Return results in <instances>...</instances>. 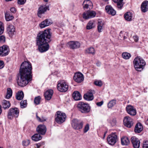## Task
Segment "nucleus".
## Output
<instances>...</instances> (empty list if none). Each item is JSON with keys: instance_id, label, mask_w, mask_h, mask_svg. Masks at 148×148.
I'll list each match as a JSON object with an SVG mask.
<instances>
[{"instance_id": "nucleus-33", "label": "nucleus", "mask_w": 148, "mask_h": 148, "mask_svg": "<svg viewBox=\"0 0 148 148\" xmlns=\"http://www.w3.org/2000/svg\"><path fill=\"white\" fill-rule=\"evenodd\" d=\"M24 94L22 91L18 92L16 95V98L18 100H21L23 98Z\"/></svg>"}, {"instance_id": "nucleus-23", "label": "nucleus", "mask_w": 148, "mask_h": 148, "mask_svg": "<svg viewBox=\"0 0 148 148\" xmlns=\"http://www.w3.org/2000/svg\"><path fill=\"white\" fill-rule=\"evenodd\" d=\"M106 11L109 14L112 16H114L116 14V11L110 5H107L106 6Z\"/></svg>"}, {"instance_id": "nucleus-14", "label": "nucleus", "mask_w": 148, "mask_h": 148, "mask_svg": "<svg viewBox=\"0 0 148 148\" xmlns=\"http://www.w3.org/2000/svg\"><path fill=\"white\" fill-rule=\"evenodd\" d=\"M96 14L95 12L92 11H88L84 12L83 14V18L85 19L94 17Z\"/></svg>"}, {"instance_id": "nucleus-46", "label": "nucleus", "mask_w": 148, "mask_h": 148, "mask_svg": "<svg viewBox=\"0 0 148 148\" xmlns=\"http://www.w3.org/2000/svg\"><path fill=\"white\" fill-rule=\"evenodd\" d=\"M114 3L117 4V7L120 8V0H112Z\"/></svg>"}, {"instance_id": "nucleus-30", "label": "nucleus", "mask_w": 148, "mask_h": 148, "mask_svg": "<svg viewBox=\"0 0 148 148\" xmlns=\"http://www.w3.org/2000/svg\"><path fill=\"white\" fill-rule=\"evenodd\" d=\"M121 142L122 145H127L129 144L130 141L127 137L124 136L121 138Z\"/></svg>"}, {"instance_id": "nucleus-38", "label": "nucleus", "mask_w": 148, "mask_h": 148, "mask_svg": "<svg viewBox=\"0 0 148 148\" xmlns=\"http://www.w3.org/2000/svg\"><path fill=\"white\" fill-rule=\"evenodd\" d=\"M5 18L7 21H9L13 19L14 17L13 16L10 15L7 12L5 14Z\"/></svg>"}, {"instance_id": "nucleus-56", "label": "nucleus", "mask_w": 148, "mask_h": 148, "mask_svg": "<svg viewBox=\"0 0 148 148\" xmlns=\"http://www.w3.org/2000/svg\"><path fill=\"white\" fill-rule=\"evenodd\" d=\"M124 0L125 1V0ZM125 3L124 0H121V8L122 7Z\"/></svg>"}, {"instance_id": "nucleus-54", "label": "nucleus", "mask_w": 148, "mask_h": 148, "mask_svg": "<svg viewBox=\"0 0 148 148\" xmlns=\"http://www.w3.org/2000/svg\"><path fill=\"white\" fill-rule=\"evenodd\" d=\"M103 101H101V102H97L96 103V104L98 106H101L102 105V104H103Z\"/></svg>"}, {"instance_id": "nucleus-48", "label": "nucleus", "mask_w": 148, "mask_h": 148, "mask_svg": "<svg viewBox=\"0 0 148 148\" xmlns=\"http://www.w3.org/2000/svg\"><path fill=\"white\" fill-rule=\"evenodd\" d=\"M143 148H148V141H145L143 143Z\"/></svg>"}, {"instance_id": "nucleus-55", "label": "nucleus", "mask_w": 148, "mask_h": 148, "mask_svg": "<svg viewBox=\"0 0 148 148\" xmlns=\"http://www.w3.org/2000/svg\"><path fill=\"white\" fill-rule=\"evenodd\" d=\"M133 38L136 42H137L138 40V37L136 36H133Z\"/></svg>"}, {"instance_id": "nucleus-49", "label": "nucleus", "mask_w": 148, "mask_h": 148, "mask_svg": "<svg viewBox=\"0 0 148 148\" xmlns=\"http://www.w3.org/2000/svg\"><path fill=\"white\" fill-rule=\"evenodd\" d=\"M89 129V125L88 124H87L84 127V133L87 132Z\"/></svg>"}, {"instance_id": "nucleus-22", "label": "nucleus", "mask_w": 148, "mask_h": 148, "mask_svg": "<svg viewBox=\"0 0 148 148\" xmlns=\"http://www.w3.org/2000/svg\"><path fill=\"white\" fill-rule=\"evenodd\" d=\"M83 7L84 9H89L92 8L93 4L92 2L90 0H85L83 3Z\"/></svg>"}, {"instance_id": "nucleus-52", "label": "nucleus", "mask_w": 148, "mask_h": 148, "mask_svg": "<svg viewBox=\"0 0 148 148\" xmlns=\"http://www.w3.org/2000/svg\"><path fill=\"white\" fill-rule=\"evenodd\" d=\"M4 66V63L3 61L0 60V69L2 68Z\"/></svg>"}, {"instance_id": "nucleus-17", "label": "nucleus", "mask_w": 148, "mask_h": 148, "mask_svg": "<svg viewBox=\"0 0 148 148\" xmlns=\"http://www.w3.org/2000/svg\"><path fill=\"white\" fill-rule=\"evenodd\" d=\"M49 10V7L41 5L38 9L37 15L39 17H41L42 14L44 13L47 10Z\"/></svg>"}, {"instance_id": "nucleus-8", "label": "nucleus", "mask_w": 148, "mask_h": 148, "mask_svg": "<svg viewBox=\"0 0 148 148\" xmlns=\"http://www.w3.org/2000/svg\"><path fill=\"white\" fill-rule=\"evenodd\" d=\"M107 140L109 145H114L118 140L117 136L115 133H112L108 136Z\"/></svg>"}, {"instance_id": "nucleus-4", "label": "nucleus", "mask_w": 148, "mask_h": 148, "mask_svg": "<svg viewBox=\"0 0 148 148\" xmlns=\"http://www.w3.org/2000/svg\"><path fill=\"white\" fill-rule=\"evenodd\" d=\"M77 107L79 110L82 113H87L90 111V106L87 103L80 102Z\"/></svg>"}, {"instance_id": "nucleus-19", "label": "nucleus", "mask_w": 148, "mask_h": 148, "mask_svg": "<svg viewBox=\"0 0 148 148\" xmlns=\"http://www.w3.org/2000/svg\"><path fill=\"white\" fill-rule=\"evenodd\" d=\"M47 130L46 126L43 125H40L36 128V131L40 134L44 135Z\"/></svg>"}, {"instance_id": "nucleus-34", "label": "nucleus", "mask_w": 148, "mask_h": 148, "mask_svg": "<svg viewBox=\"0 0 148 148\" xmlns=\"http://www.w3.org/2000/svg\"><path fill=\"white\" fill-rule=\"evenodd\" d=\"M86 53L94 55L95 54V51L94 48L91 47L86 50Z\"/></svg>"}, {"instance_id": "nucleus-42", "label": "nucleus", "mask_w": 148, "mask_h": 148, "mask_svg": "<svg viewBox=\"0 0 148 148\" xmlns=\"http://www.w3.org/2000/svg\"><path fill=\"white\" fill-rule=\"evenodd\" d=\"M41 98L40 96H38L35 97L34 100V103L36 105L39 104Z\"/></svg>"}, {"instance_id": "nucleus-40", "label": "nucleus", "mask_w": 148, "mask_h": 148, "mask_svg": "<svg viewBox=\"0 0 148 148\" xmlns=\"http://www.w3.org/2000/svg\"><path fill=\"white\" fill-rule=\"evenodd\" d=\"M20 104L21 108H26L27 105V100L21 101L20 102Z\"/></svg>"}, {"instance_id": "nucleus-3", "label": "nucleus", "mask_w": 148, "mask_h": 148, "mask_svg": "<svg viewBox=\"0 0 148 148\" xmlns=\"http://www.w3.org/2000/svg\"><path fill=\"white\" fill-rule=\"evenodd\" d=\"M133 63L135 69L139 71L143 70L146 65L145 61L140 57H136L134 60Z\"/></svg>"}, {"instance_id": "nucleus-20", "label": "nucleus", "mask_w": 148, "mask_h": 148, "mask_svg": "<svg viewBox=\"0 0 148 148\" xmlns=\"http://www.w3.org/2000/svg\"><path fill=\"white\" fill-rule=\"evenodd\" d=\"M15 28L12 25H10L7 28V31L10 37H12L14 34Z\"/></svg>"}, {"instance_id": "nucleus-58", "label": "nucleus", "mask_w": 148, "mask_h": 148, "mask_svg": "<svg viewBox=\"0 0 148 148\" xmlns=\"http://www.w3.org/2000/svg\"><path fill=\"white\" fill-rule=\"evenodd\" d=\"M107 132H106L104 133V135H103V138H105V137L106 135V133H107Z\"/></svg>"}, {"instance_id": "nucleus-51", "label": "nucleus", "mask_w": 148, "mask_h": 148, "mask_svg": "<svg viewBox=\"0 0 148 148\" xmlns=\"http://www.w3.org/2000/svg\"><path fill=\"white\" fill-rule=\"evenodd\" d=\"M26 1V0H18V3L20 5L23 4Z\"/></svg>"}, {"instance_id": "nucleus-25", "label": "nucleus", "mask_w": 148, "mask_h": 148, "mask_svg": "<svg viewBox=\"0 0 148 148\" xmlns=\"http://www.w3.org/2000/svg\"><path fill=\"white\" fill-rule=\"evenodd\" d=\"M141 10L143 12H147L148 10V1H144L141 6Z\"/></svg>"}, {"instance_id": "nucleus-2", "label": "nucleus", "mask_w": 148, "mask_h": 148, "mask_svg": "<svg viewBox=\"0 0 148 148\" xmlns=\"http://www.w3.org/2000/svg\"><path fill=\"white\" fill-rule=\"evenodd\" d=\"M51 29H50L40 32L38 34L36 38V44L38 46L39 51L42 53L47 51L49 48L48 43L51 40Z\"/></svg>"}, {"instance_id": "nucleus-26", "label": "nucleus", "mask_w": 148, "mask_h": 148, "mask_svg": "<svg viewBox=\"0 0 148 148\" xmlns=\"http://www.w3.org/2000/svg\"><path fill=\"white\" fill-rule=\"evenodd\" d=\"M143 128L142 124L140 123H137L136 125L134 131L136 133H139L143 130Z\"/></svg>"}, {"instance_id": "nucleus-31", "label": "nucleus", "mask_w": 148, "mask_h": 148, "mask_svg": "<svg viewBox=\"0 0 148 148\" xmlns=\"http://www.w3.org/2000/svg\"><path fill=\"white\" fill-rule=\"evenodd\" d=\"M104 25L103 23L100 20H99L98 22L97 29L99 33L102 32L103 26Z\"/></svg>"}, {"instance_id": "nucleus-45", "label": "nucleus", "mask_w": 148, "mask_h": 148, "mask_svg": "<svg viewBox=\"0 0 148 148\" xmlns=\"http://www.w3.org/2000/svg\"><path fill=\"white\" fill-rule=\"evenodd\" d=\"M94 84L95 85L99 86H101L102 85V82L101 81H95L94 82Z\"/></svg>"}, {"instance_id": "nucleus-11", "label": "nucleus", "mask_w": 148, "mask_h": 148, "mask_svg": "<svg viewBox=\"0 0 148 148\" xmlns=\"http://www.w3.org/2000/svg\"><path fill=\"white\" fill-rule=\"evenodd\" d=\"M123 122L124 125L129 128L131 127L133 125V119L129 116L125 117L123 119Z\"/></svg>"}, {"instance_id": "nucleus-57", "label": "nucleus", "mask_w": 148, "mask_h": 148, "mask_svg": "<svg viewBox=\"0 0 148 148\" xmlns=\"http://www.w3.org/2000/svg\"><path fill=\"white\" fill-rule=\"evenodd\" d=\"M41 145L40 143L36 144V146L37 147V148H39Z\"/></svg>"}, {"instance_id": "nucleus-13", "label": "nucleus", "mask_w": 148, "mask_h": 148, "mask_svg": "<svg viewBox=\"0 0 148 148\" xmlns=\"http://www.w3.org/2000/svg\"><path fill=\"white\" fill-rule=\"evenodd\" d=\"M95 93L94 90H90L84 96V99L87 101H90L94 99L93 94Z\"/></svg>"}, {"instance_id": "nucleus-59", "label": "nucleus", "mask_w": 148, "mask_h": 148, "mask_svg": "<svg viewBox=\"0 0 148 148\" xmlns=\"http://www.w3.org/2000/svg\"><path fill=\"white\" fill-rule=\"evenodd\" d=\"M145 123L147 124L148 125V119H147Z\"/></svg>"}, {"instance_id": "nucleus-9", "label": "nucleus", "mask_w": 148, "mask_h": 148, "mask_svg": "<svg viewBox=\"0 0 148 148\" xmlns=\"http://www.w3.org/2000/svg\"><path fill=\"white\" fill-rule=\"evenodd\" d=\"M58 90L61 92H65L68 90V85L64 81H62L58 83L57 85Z\"/></svg>"}, {"instance_id": "nucleus-21", "label": "nucleus", "mask_w": 148, "mask_h": 148, "mask_svg": "<svg viewBox=\"0 0 148 148\" xmlns=\"http://www.w3.org/2000/svg\"><path fill=\"white\" fill-rule=\"evenodd\" d=\"M52 23L53 22L50 19H47L42 22L40 25V26L41 28H42L51 25Z\"/></svg>"}, {"instance_id": "nucleus-44", "label": "nucleus", "mask_w": 148, "mask_h": 148, "mask_svg": "<svg viewBox=\"0 0 148 148\" xmlns=\"http://www.w3.org/2000/svg\"><path fill=\"white\" fill-rule=\"evenodd\" d=\"M5 38L4 35L0 36V43H3L5 42Z\"/></svg>"}, {"instance_id": "nucleus-5", "label": "nucleus", "mask_w": 148, "mask_h": 148, "mask_svg": "<svg viewBox=\"0 0 148 148\" xmlns=\"http://www.w3.org/2000/svg\"><path fill=\"white\" fill-rule=\"evenodd\" d=\"M55 117L56 122L58 124H61L65 121L66 116L65 113L59 111L56 112Z\"/></svg>"}, {"instance_id": "nucleus-1", "label": "nucleus", "mask_w": 148, "mask_h": 148, "mask_svg": "<svg viewBox=\"0 0 148 148\" xmlns=\"http://www.w3.org/2000/svg\"><path fill=\"white\" fill-rule=\"evenodd\" d=\"M32 64L29 62L24 61L22 63L17 76V83L19 86H25L32 80Z\"/></svg>"}, {"instance_id": "nucleus-60", "label": "nucleus", "mask_w": 148, "mask_h": 148, "mask_svg": "<svg viewBox=\"0 0 148 148\" xmlns=\"http://www.w3.org/2000/svg\"><path fill=\"white\" fill-rule=\"evenodd\" d=\"M97 65L98 66H99L100 65V63H97Z\"/></svg>"}, {"instance_id": "nucleus-35", "label": "nucleus", "mask_w": 148, "mask_h": 148, "mask_svg": "<svg viewBox=\"0 0 148 148\" xmlns=\"http://www.w3.org/2000/svg\"><path fill=\"white\" fill-rule=\"evenodd\" d=\"M94 22L93 21H90L87 24L86 26V29H91L95 27L94 25Z\"/></svg>"}, {"instance_id": "nucleus-10", "label": "nucleus", "mask_w": 148, "mask_h": 148, "mask_svg": "<svg viewBox=\"0 0 148 148\" xmlns=\"http://www.w3.org/2000/svg\"><path fill=\"white\" fill-rule=\"evenodd\" d=\"M10 52L9 47L4 45L0 47V56H4L7 55Z\"/></svg>"}, {"instance_id": "nucleus-12", "label": "nucleus", "mask_w": 148, "mask_h": 148, "mask_svg": "<svg viewBox=\"0 0 148 148\" xmlns=\"http://www.w3.org/2000/svg\"><path fill=\"white\" fill-rule=\"evenodd\" d=\"M67 46L71 49H74L79 48L80 44L77 41H71L67 43Z\"/></svg>"}, {"instance_id": "nucleus-24", "label": "nucleus", "mask_w": 148, "mask_h": 148, "mask_svg": "<svg viewBox=\"0 0 148 148\" xmlns=\"http://www.w3.org/2000/svg\"><path fill=\"white\" fill-rule=\"evenodd\" d=\"M53 94V91L51 89L47 90L45 93V99L48 100H50Z\"/></svg>"}, {"instance_id": "nucleus-61", "label": "nucleus", "mask_w": 148, "mask_h": 148, "mask_svg": "<svg viewBox=\"0 0 148 148\" xmlns=\"http://www.w3.org/2000/svg\"><path fill=\"white\" fill-rule=\"evenodd\" d=\"M44 1H45V2H47L48 1V0H44Z\"/></svg>"}, {"instance_id": "nucleus-63", "label": "nucleus", "mask_w": 148, "mask_h": 148, "mask_svg": "<svg viewBox=\"0 0 148 148\" xmlns=\"http://www.w3.org/2000/svg\"><path fill=\"white\" fill-rule=\"evenodd\" d=\"M0 148H2V147H0Z\"/></svg>"}, {"instance_id": "nucleus-41", "label": "nucleus", "mask_w": 148, "mask_h": 148, "mask_svg": "<svg viewBox=\"0 0 148 148\" xmlns=\"http://www.w3.org/2000/svg\"><path fill=\"white\" fill-rule=\"evenodd\" d=\"M4 27L3 23L0 21V35L2 34L4 32Z\"/></svg>"}, {"instance_id": "nucleus-53", "label": "nucleus", "mask_w": 148, "mask_h": 148, "mask_svg": "<svg viewBox=\"0 0 148 148\" xmlns=\"http://www.w3.org/2000/svg\"><path fill=\"white\" fill-rule=\"evenodd\" d=\"M10 11L12 12L13 13H15L16 11L15 8L13 7L11 8L10 9Z\"/></svg>"}, {"instance_id": "nucleus-32", "label": "nucleus", "mask_w": 148, "mask_h": 148, "mask_svg": "<svg viewBox=\"0 0 148 148\" xmlns=\"http://www.w3.org/2000/svg\"><path fill=\"white\" fill-rule=\"evenodd\" d=\"M40 134H36L32 137V140L35 141H38L40 140L42 137L41 136Z\"/></svg>"}, {"instance_id": "nucleus-62", "label": "nucleus", "mask_w": 148, "mask_h": 148, "mask_svg": "<svg viewBox=\"0 0 148 148\" xmlns=\"http://www.w3.org/2000/svg\"><path fill=\"white\" fill-rule=\"evenodd\" d=\"M126 38V37L125 36H124V40Z\"/></svg>"}, {"instance_id": "nucleus-27", "label": "nucleus", "mask_w": 148, "mask_h": 148, "mask_svg": "<svg viewBox=\"0 0 148 148\" xmlns=\"http://www.w3.org/2000/svg\"><path fill=\"white\" fill-rule=\"evenodd\" d=\"M11 106V104L9 101L4 100L2 103V108L4 110L9 108Z\"/></svg>"}, {"instance_id": "nucleus-37", "label": "nucleus", "mask_w": 148, "mask_h": 148, "mask_svg": "<svg viewBox=\"0 0 148 148\" xmlns=\"http://www.w3.org/2000/svg\"><path fill=\"white\" fill-rule=\"evenodd\" d=\"M116 100L114 99L110 101L108 104V108H111L116 104Z\"/></svg>"}, {"instance_id": "nucleus-29", "label": "nucleus", "mask_w": 148, "mask_h": 148, "mask_svg": "<svg viewBox=\"0 0 148 148\" xmlns=\"http://www.w3.org/2000/svg\"><path fill=\"white\" fill-rule=\"evenodd\" d=\"M124 17L125 20L127 21H131L132 20L133 14L130 12H127L124 15Z\"/></svg>"}, {"instance_id": "nucleus-39", "label": "nucleus", "mask_w": 148, "mask_h": 148, "mask_svg": "<svg viewBox=\"0 0 148 148\" xmlns=\"http://www.w3.org/2000/svg\"><path fill=\"white\" fill-rule=\"evenodd\" d=\"M122 56L124 59H128L130 57L131 55L128 53L125 52L122 54Z\"/></svg>"}, {"instance_id": "nucleus-18", "label": "nucleus", "mask_w": 148, "mask_h": 148, "mask_svg": "<svg viewBox=\"0 0 148 148\" xmlns=\"http://www.w3.org/2000/svg\"><path fill=\"white\" fill-rule=\"evenodd\" d=\"M131 140L134 148H139L140 142L137 138L135 136H132Z\"/></svg>"}, {"instance_id": "nucleus-36", "label": "nucleus", "mask_w": 148, "mask_h": 148, "mask_svg": "<svg viewBox=\"0 0 148 148\" xmlns=\"http://www.w3.org/2000/svg\"><path fill=\"white\" fill-rule=\"evenodd\" d=\"M12 89L10 88H8L7 89V93L5 96L7 99H9L10 98L12 95Z\"/></svg>"}, {"instance_id": "nucleus-15", "label": "nucleus", "mask_w": 148, "mask_h": 148, "mask_svg": "<svg viewBox=\"0 0 148 148\" xmlns=\"http://www.w3.org/2000/svg\"><path fill=\"white\" fill-rule=\"evenodd\" d=\"M73 79L76 82L80 83L84 80V77L82 73L79 72L75 74Z\"/></svg>"}, {"instance_id": "nucleus-50", "label": "nucleus", "mask_w": 148, "mask_h": 148, "mask_svg": "<svg viewBox=\"0 0 148 148\" xmlns=\"http://www.w3.org/2000/svg\"><path fill=\"white\" fill-rule=\"evenodd\" d=\"M111 125L113 126H114L116 124V121L114 119H113L110 122Z\"/></svg>"}, {"instance_id": "nucleus-16", "label": "nucleus", "mask_w": 148, "mask_h": 148, "mask_svg": "<svg viewBox=\"0 0 148 148\" xmlns=\"http://www.w3.org/2000/svg\"><path fill=\"white\" fill-rule=\"evenodd\" d=\"M126 110L127 112L132 116H134L136 113V110L134 107L131 105H128L126 107Z\"/></svg>"}, {"instance_id": "nucleus-6", "label": "nucleus", "mask_w": 148, "mask_h": 148, "mask_svg": "<svg viewBox=\"0 0 148 148\" xmlns=\"http://www.w3.org/2000/svg\"><path fill=\"white\" fill-rule=\"evenodd\" d=\"M19 113V110L17 108H11L9 110L7 117L9 119L12 120L14 118H17Z\"/></svg>"}, {"instance_id": "nucleus-7", "label": "nucleus", "mask_w": 148, "mask_h": 148, "mask_svg": "<svg viewBox=\"0 0 148 148\" xmlns=\"http://www.w3.org/2000/svg\"><path fill=\"white\" fill-rule=\"evenodd\" d=\"M71 125L74 129L76 130H79L82 128L83 122L81 120L76 119H74L72 121Z\"/></svg>"}, {"instance_id": "nucleus-43", "label": "nucleus", "mask_w": 148, "mask_h": 148, "mask_svg": "<svg viewBox=\"0 0 148 148\" xmlns=\"http://www.w3.org/2000/svg\"><path fill=\"white\" fill-rule=\"evenodd\" d=\"M30 143V141L29 140H26L23 141V145L25 146L28 145Z\"/></svg>"}, {"instance_id": "nucleus-28", "label": "nucleus", "mask_w": 148, "mask_h": 148, "mask_svg": "<svg viewBox=\"0 0 148 148\" xmlns=\"http://www.w3.org/2000/svg\"><path fill=\"white\" fill-rule=\"evenodd\" d=\"M73 97L76 101H78L81 99V95L77 91H75L73 94Z\"/></svg>"}, {"instance_id": "nucleus-47", "label": "nucleus", "mask_w": 148, "mask_h": 148, "mask_svg": "<svg viewBox=\"0 0 148 148\" xmlns=\"http://www.w3.org/2000/svg\"><path fill=\"white\" fill-rule=\"evenodd\" d=\"M36 117L37 119L40 122H43L45 121H46V119L43 117L40 118L37 115V113H36Z\"/></svg>"}]
</instances>
